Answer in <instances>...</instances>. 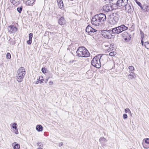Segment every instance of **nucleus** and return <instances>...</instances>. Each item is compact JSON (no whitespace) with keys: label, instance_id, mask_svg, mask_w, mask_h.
<instances>
[{"label":"nucleus","instance_id":"obj_1","mask_svg":"<svg viewBox=\"0 0 149 149\" xmlns=\"http://www.w3.org/2000/svg\"><path fill=\"white\" fill-rule=\"evenodd\" d=\"M76 55L79 57H87L90 54L88 50L84 47H79L76 52Z\"/></svg>","mask_w":149,"mask_h":149},{"label":"nucleus","instance_id":"obj_2","mask_svg":"<svg viewBox=\"0 0 149 149\" xmlns=\"http://www.w3.org/2000/svg\"><path fill=\"white\" fill-rule=\"evenodd\" d=\"M26 72L24 68L21 67L17 71L16 74V80L19 82H21L23 80L25 75Z\"/></svg>","mask_w":149,"mask_h":149},{"label":"nucleus","instance_id":"obj_3","mask_svg":"<svg viewBox=\"0 0 149 149\" xmlns=\"http://www.w3.org/2000/svg\"><path fill=\"white\" fill-rule=\"evenodd\" d=\"M120 18L119 13H113L111 15L109 22L111 24H114L118 22Z\"/></svg>","mask_w":149,"mask_h":149},{"label":"nucleus","instance_id":"obj_4","mask_svg":"<svg viewBox=\"0 0 149 149\" xmlns=\"http://www.w3.org/2000/svg\"><path fill=\"white\" fill-rule=\"evenodd\" d=\"M91 65L95 67L99 68L101 66L99 57L97 55L95 56L91 62Z\"/></svg>","mask_w":149,"mask_h":149},{"label":"nucleus","instance_id":"obj_5","mask_svg":"<svg viewBox=\"0 0 149 149\" xmlns=\"http://www.w3.org/2000/svg\"><path fill=\"white\" fill-rule=\"evenodd\" d=\"M101 34L104 38L108 39L111 38L112 36L111 31L110 29L102 31H101Z\"/></svg>","mask_w":149,"mask_h":149},{"label":"nucleus","instance_id":"obj_6","mask_svg":"<svg viewBox=\"0 0 149 149\" xmlns=\"http://www.w3.org/2000/svg\"><path fill=\"white\" fill-rule=\"evenodd\" d=\"M91 22L93 25L96 26H99L100 24H101V22L99 19L97 14L95 15L92 17Z\"/></svg>","mask_w":149,"mask_h":149},{"label":"nucleus","instance_id":"obj_7","mask_svg":"<svg viewBox=\"0 0 149 149\" xmlns=\"http://www.w3.org/2000/svg\"><path fill=\"white\" fill-rule=\"evenodd\" d=\"M128 3V0H118L116 5L118 6L123 8Z\"/></svg>","mask_w":149,"mask_h":149},{"label":"nucleus","instance_id":"obj_8","mask_svg":"<svg viewBox=\"0 0 149 149\" xmlns=\"http://www.w3.org/2000/svg\"><path fill=\"white\" fill-rule=\"evenodd\" d=\"M98 57H99V60H100V63L101 65H104L105 63L106 62L107 56L103 54H99L97 55Z\"/></svg>","mask_w":149,"mask_h":149},{"label":"nucleus","instance_id":"obj_9","mask_svg":"<svg viewBox=\"0 0 149 149\" xmlns=\"http://www.w3.org/2000/svg\"><path fill=\"white\" fill-rule=\"evenodd\" d=\"M125 10L127 11L128 13L131 14L133 13V10H134L133 7L131 4L128 3L125 5Z\"/></svg>","mask_w":149,"mask_h":149},{"label":"nucleus","instance_id":"obj_10","mask_svg":"<svg viewBox=\"0 0 149 149\" xmlns=\"http://www.w3.org/2000/svg\"><path fill=\"white\" fill-rule=\"evenodd\" d=\"M99 19L100 20L101 24L106 20L107 18L105 14L101 13L97 14Z\"/></svg>","mask_w":149,"mask_h":149},{"label":"nucleus","instance_id":"obj_11","mask_svg":"<svg viewBox=\"0 0 149 149\" xmlns=\"http://www.w3.org/2000/svg\"><path fill=\"white\" fill-rule=\"evenodd\" d=\"M8 30L10 33H13L17 30V28L13 25L9 26L8 27Z\"/></svg>","mask_w":149,"mask_h":149},{"label":"nucleus","instance_id":"obj_12","mask_svg":"<svg viewBox=\"0 0 149 149\" xmlns=\"http://www.w3.org/2000/svg\"><path fill=\"white\" fill-rule=\"evenodd\" d=\"M122 36L125 40H130L131 38V35L126 32H124L122 34Z\"/></svg>","mask_w":149,"mask_h":149},{"label":"nucleus","instance_id":"obj_13","mask_svg":"<svg viewBox=\"0 0 149 149\" xmlns=\"http://www.w3.org/2000/svg\"><path fill=\"white\" fill-rule=\"evenodd\" d=\"M86 32L89 33L90 32L94 33L97 31V30L91 27V26L88 25L87 26L86 29Z\"/></svg>","mask_w":149,"mask_h":149},{"label":"nucleus","instance_id":"obj_14","mask_svg":"<svg viewBox=\"0 0 149 149\" xmlns=\"http://www.w3.org/2000/svg\"><path fill=\"white\" fill-rule=\"evenodd\" d=\"M136 74L133 72H130V74L127 75V77L129 80L135 79L136 77Z\"/></svg>","mask_w":149,"mask_h":149},{"label":"nucleus","instance_id":"obj_15","mask_svg":"<svg viewBox=\"0 0 149 149\" xmlns=\"http://www.w3.org/2000/svg\"><path fill=\"white\" fill-rule=\"evenodd\" d=\"M111 30L113 34H119L120 33L118 26L112 28Z\"/></svg>","mask_w":149,"mask_h":149},{"label":"nucleus","instance_id":"obj_16","mask_svg":"<svg viewBox=\"0 0 149 149\" xmlns=\"http://www.w3.org/2000/svg\"><path fill=\"white\" fill-rule=\"evenodd\" d=\"M120 33L127 29L128 27L124 25H122L118 26Z\"/></svg>","mask_w":149,"mask_h":149},{"label":"nucleus","instance_id":"obj_17","mask_svg":"<svg viewBox=\"0 0 149 149\" xmlns=\"http://www.w3.org/2000/svg\"><path fill=\"white\" fill-rule=\"evenodd\" d=\"M110 6L111 5L109 4L103 6V9L105 11L108 12L110 10Z\"/></svg>","mask_w":149,"mask_h":149},{"label":"nucleus","instance_id":"obj_18","mask_svg":"<svg viewBox=\"0 0 149 149\" xmlns=\"http://www.w3.org/2000/svg\"><path fill=\"white\" fill-rule=\"evenodd\" d=\"M35 1V0H26V4L27 6H32Z\"/></svg>","mask_w":149,"mask_h":149},{"label":"nucleus","instance_id":"obj_19","mask_svg":"<svg viewBox=\"0 0 149 149\" xmlns=\"http://www.w3.org/2000/svg\"><path fill=\"white\" fill-rule=\"evenodd\" d=\"M65 23V20L64 18L61 17L58 20V23L61 25H63Z\"/></svg>","mask_w":149,"mask_h":149},{"label":"nucleus","instance_id":"obj_20","mask_svg":"<svg viewBox=\"0 0 149 149\" xmlns=\"http://www.w3.org/2000/svg\"><path fill=\"white\" fill-rule=\"evenodd\" d=\"M58 5L60 8L62 9L63 8V4L62 0H57Z\"/></svg>","mask_w":149,"mask_h":149},{"label":"nucleus","instance_id":"obj_21","mask_svg":"<svg viewBox=\"0 0 149 149\" xmlns=\"http://www.w3.org/2000/svg\"><path fill=\"white\" fill-rule=\"evenodd\" d=\"M12 146H13L14 149H19L20 148L19 144L16 142L13 143Z\"/></svg>","mask_w":149,"mask_h":149},{"label":"nucleus","instance_id":"obj_22","mask_svg":"<svg viewBox=\"0 0 149 149\" xmlns=\"http://www.w3.org/2000/svg\"><path fill=\"white\" fill-rule=\"evenodd\" d=\"M36 130L38 132H41L43 130V127L41 125H38L36 127Z\"/></svg>","mask_w":149,"mask_h":149},{"label":"nucleus","instance_id":"obj_23","mask_svg":"<svg viewBox=\"0 0 149 149\" xmlns=\"http://www.w3.org/2000/svg\"><path fill=\"white\" fill-rule=\"evenodd\" d=\"M99 141L102 143V145H103V143L107 141V140L103 137H101L99 139Z\"/></svg>","mask_w":149,"mask_h":149},{"label":"nucleus","instance_id":"obj_24","mask_svg":"<svg viewBox=\"0 0 149 149\" xmlns=\"http://www.w3.org/2000/svg\"><path fill=\"white\" fill-rule=\"evenodd\" d=\"M125 112L126 113H130L131 116H132V115L131 111H130V110L129 109V108H126L125 109Z\"/></svg>","mask_w":149,"mask_h":149},{"label":"nucleus","instance_id":"obj_25","mask_svg":"<svg viewBox=\"0 0 149 149\" xmlns=\"http://www.w3.org/2000/svg\"><path fill=\"white\" fill-rule=\"evenodd\" d=\"M145 47L147 49H149V43L148 42H145L144 44Z\"/></svg>","mask_w":149,"mask_h":149},{"label":"nucleus","instance_id":"obj_26","mask_svg":"<svg viewBox=\"0 0 149 149\" xmlns=\"http://www.w3.org/2000/svg\"><path fill=\"white\" fill-rule=\"evenodd\" d=\"M22 10V6H20V7H18L17 9V11L19 13H21Z\"/></svg>","mask_w":149,"mask_h":149},{"label":"nucleus","instance_id":"obj_27","mask_svg":"<svg viewBox=\"0 0 149 149\" xmlns=\"http://www.w3.org/2000/svg\"><path fill=\"white\" fill-rule=\"evenodd\" d=\"M140 33L141 36V39H144V34L143 32L141 30H140Z\"/></svg>","mask_w":149,"mask_h":149},{"label":"nucleus","instance_id":"obj_28","mask_svg":"<svg viewBox=\"0 0 149 149\" xmlns=\"http://www.w3.org/2000/svg\"><path fill=\"white\" fill-rule=\"evenodd\" d=\"M130 70V72H133L134 70V67L130 66L128 68Z\"/></svg>","mask_w":149,"mask_h":149},{"label":"nucleus","instance_id":"obj_29","mask_svg":"<svg viewBox=\"0 0 149 149\" xmlns=\"http://www.w3.org/2000/svg\"><path fill=\"white\" fill-rule=\"evenodd\" d=\"M37 80L39 81V82L40 83H41L42 82L44 79H43L42 77H39V78L37 79Z\"/></svg>","mask_w":149,"mask_h":149},{"label":"nucleus","instance_id":"obj_30","mask_svg":"<svg viewBox=\"0 0 149 149\" xmlns=\"http://www.w3.org/2000/svg\"><path fill=\"white\" fill-rule=\"evenodd\" d=\"M12 127L13 129H15V130L17 129V125L16 123H14L12 125Z\"/></svg>","mask_w":149,"mask_h":149},{"label":"nucleus","instance_id":"obj_31","mask_svg":"<svg viewBox=\"0 0 149 149\" xmlns=\"http://www.w3.org/2000/svg\"><path fill=\"white\" fill-rule=\"evenodd\" d=\"M143 147L145 149H148L149 148V144L146 143L144 144L143 146Z\"/></svg>","mask_w":149,"mask_h":149},{"label":"nucleus","instance_id":"obj_32","mask_svg":"<svg viewBox=\"0 0 149 149\" xmlns=\"http://www.w3.org/2000/svg\"><path fill=\"white\" fill-rule=\"evenodd\" d=\"M136 3L138 4V5L142 9H143L141 3L140 2L136 0Z\"/></svg>","mask_w":149,"mask_h":149},{"label":"nucleus","instance_id":"obj_33","mask_svg":"<svg viewBox=\"0 0 149 149\" xmlns=\"http://www.w3.org/2000/svg\"><path fill=\"white\" fill-rule=\"evenodd\" d=\"M116 52H110L109 55L111 56H114L116 54Z\"/></svg>","mask_w":149,"mask_h":149},{"label":"nucleus","instance_id":"obj_34","mask_svg":"<svg viewBox=\"0 0 149 149\" xmlns=\"http://www.w3.org/2000/svg\"><path fill=\"white\" fill-rule=\"evenodd\" d=\"M6 57L7 59H10L11 57L10 54L9 53H8L6 54Z\"/></svg>","mask_w":149,"mask_h":149},{"label":"nucleus","instance_id":"obj_35","mask_svg":"<svg viewBox=\"0 0 149 149\" xmlns=\"http://www.w3.org/2000/svg\"><path fill=\"white\" fill-rule=\"evenodd\" d=\"M42 72L45 73L46 72V69L45 68H42Z\"/></svg>","mask_w":149,"mask_h":149},{"label":"nucleus","instance_id":"obj_36","mask_svg":"<svg viewBox=\"0 0 149 149\" xmlns=\"http://www.w3.org/2000/svg\"><path fill=\"white\" fill-rule=\"evenodd\" d=\"M33 36V34L32 33H30L29 34V39L32 40V38Z\"/></svg>","mask_w":149,"mask_h":149},{"label":"nucleus","instance_id":"obj_37","mask_svg":"<svg viewBox=\"0 0 149 149\" xmlns=\"http://www.w3.org/2000/svg\"><path fill=\"white\" fill-rule=\"evenodd\" d=\"M110 48V49H112V50L114 49V45L113 44H110V47H109V48Z\"/></svg>","mask_w":149,"mask_h":149},{"label":"nucleus","instance_id":"obj_38","mask_svg":"<svg viewBox=\"0 0 149 149\" xmlns=\"http://www.w3.org/2000/svg\"><path fill=\"white\" fill-rule=\"evenodd\" d=\"M32 42V40L29 39V40L27 41V43L28 45H30Z\"/></svg>","mask_w":149,"mask_h":149},{"label":"nucleus","instance_id":"obj_39","mask_svg":"<svg viewBox=\"0 0 149 149\" xmlns=\"http://www.w3.org/2000/svg\"><path fill=\"white\" fill-rule=\"evenodd\" d=\"M145 143H146L149 144V139L147 138L145 141Z\"/></svg>","mask_w":149,"mask_h":149},{"label":"nucleus","instance_id":"obj_40","mask_svg":"<svg viewBox=\"0 0 149 149\" xmlns=\"http://www.w3.org/2000/svg\"><path fill=\"white\" fill-rule=\"evenodd\" d=\"M123 118L124 119H127V116L126 114H124L123 115Z\"/></svg>","mask_w":149,"mask_h":149},{"label":"nucleus","instance_id":"obj_41","mask_svg":"<svg viewBox=\"0 0 149 149\" xmlns=\"http://www.w3.org/2000/svg\"><path fill=\"white\" fill-rule=\"evenodd\" d=\"M104 1H106L107 3H109L113 1V0H104Z\"/></svg>","mask_w":149,"mask_h":149},{"label":"nucleus","instance_id":"obj_42","mask_svg":"<svg viewBox=\"0 0 149 149\" xmlns=\"http://www.w3.org/2000/svg\"><path fill=\"white\" fill-rule=\"evenodd\" d=\"M9 43H10V44H11L12 45H14L15 44V42L14 41H13V40L12 41H10V42H9Z\"/></svg>","mask_w":149,"mask_h":149},{"label":"nucleus","instance_id":"obj_43","mask_svg":"<svg viewBox=\"0 0 149 149\" xmlns=\"http://www.w3.org/2000/svg\"><path fill=\"white\" fill-rule=\"evenodd\" d=\"M42 145V144L41 142L38 143L37 144V145L39 146H41Z\"/></svg>","mask_w":149,"mask_h":149},{"label":"nucleus","instance_id":"obj_44","mask_svg":"<svg viewBox=\"0 0 149 149\" xmlns=\"http://www.w3.org/2000/svg\"><path fill=\"white\" fill-rule=\"evenodd\" d=\"M143 39H141V43L142 45H143V44H144V42H143Z\"/></svg>","mask_w":149,"mask_h":149},{"label":"nucleus","instance_id":"obj_45","mask_svg":"<svg viewBox=\"0 0 149 149\" xmlns=\"http://www.w3.org/2000/svg\"><path fill=\"white\" fill-rule=\"evenodd\" d=\"M9 39L8 40V43H9V42H10V41H12V40L10 37H9Z\"/></svg>","mask_w":149,"mask_h":149},{"label":"nucleus","instance_id":"obj_46","mask_svg":"<svg viewBox=\"0 0 149 149\" xmlns=\"http://www.w3.org/2000/svg\"><path fill=\"white\" fill-rule=\"evenodd\" d=\"M63 143L62 142L60 143L59 144V146L60 147L62 146H63Z\"/></svg>","mask_w":149,"mask_h":149},{"label":"nucleus","instance_id":"obj_47","mask_svg":"<svg viewBox=\"0 0 149 149\" xmlns=\"http://www.w3.org/2000/svg\"><path fill=\"white\" fill-rule=\"evenodd\" d=\"M49 83L50 85H52V84L53 82L52 81H50Z\"/></svg>","mask_w":149,"mask_h":149},{"label":"nucleus","instance_id":"obj_48","mask_svg":"<svg viewBox=\"0 0 149 149\" xmlns=\"http://www.w3.org/2000/svg\"><path fill=\"white\" fill-rule=\"evenodd\" d=\"M39 81H38V80L37 81H36V83H35V84H38L39 83Z\"/></svg>","mask_w":149,"mask_h":149},{"label":"nucleus","instance_id":"obj_49","mask_svg":"<svg viewBox=\"0 0 149 149\" xmlns=\"http://www.w3.org/2000/svg\"><path fill=\"white\" fill-rule=\"evenodd\" d=\"M111 50H112V49H110V48H109V49H108V52H110Z\"/></svg>","mask_w":149,"mask_h":149},{"label":"nucleus","instance_id":"obj_50","mask_svg":"<svg viewBox=\"0 0 149 149\" xmlns=\"http://www.w3.org/2000/svg\"><path fill=\"white\" fill-rule=\"evenodd\" d=\"M16 132H15V133L16 134H17L18 133V131H17V130H16Z\"/></svg>","mask_w":149,"mask_h":149},{"label":"nucleus","instance_id":"obj_51","mask_svg":"<svg viewBox=\"0 0 149 149\" xmlns=\"http://www.w3.org/2000/svg\"><path fill=\"white\" fill-rule=\"evenodd\" d=\"M48 79H47L46 80V81H45V83H47V81H48Z\"/></svg>","mask_w":149,"mask_h":149},{"label":"nucleus","instance_id":"obj_52","mask_svg":"<svg viewBox=\"0 0 149 149\" xmlns=\"http://www.w3.org/2000/svg\"><path fill=\"white\" fill-rule=\"evenodd\" d=\"M75 61V60H73V61H70V62H71V63H73V62H74V61Z\"/></svg>","mask_w":149,"mask_h":149},{"label":"nucleus","instance_id":"obj_53","mask_svg":"<svg viewBox=\"0 0 149 149\" xmlns=\"http://www.w3.org/2000/svg\"><path fill=\"white\" fill-rule=\"evenodd\" d=\"M104 143L105 142L103 143V145H102L103 146H105V144H104Z\"/></svg>","mask_w":149,"mask_h":149},{"label":"nucleus","instance_id":"obj_54","mask_svg":"<svg viewBox=\"0 0 149 149\" xmlns=\"http://www.w3.org/2000/svg\"><path fill=\"white\" fill-rule=\"evenodd\" d=\"M37 149H43L42 148H37Z\"/></svg>","mask_w":149,"mask_h":149}]
</instances>
